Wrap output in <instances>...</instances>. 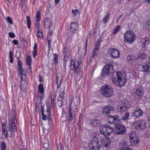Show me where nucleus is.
Returning <instances> with one entry per match:
<instances>
[{
  "label": "nucleus",
  "mask_w": 150,
  "mask_h": 150,
  "mask_svg": "<svg viewBox=\"0 0 150 150\" xmlns=\"http://www.w3.org/2000/svg\"><path fill=\"white\" fill-rule=\"evenodd\" d=\"M120 119V117L119 116L115 115L114 116H110L108 117V121L110 124H116L119 122Z\"/></svg>",
  "instance_id": "ddd939ff"
},
{
  "label": "nucleus",
  "mask_w": 150,
  "mask_h": 150,
  "mask_svg": "<svg viewBox=\"0 0 150 150\" xmlns=\"http://www.w3.org/2000/svg\"><path fill=\"white\" fill-rule=\"evenodd\" d=\"M82 115H80L79 116V121H80V120H81L82 119Z\"/></svg>",
  "instance_id": "0e129e2a"
},
{
  "label": "nucleus",
  "mask_w": 150,
  "mask_h": 150,
  "mask_svg": "<svg viewBox=\"0 0 150 150\" xmlns=\"http://www.w3.org/2000/svg\"><path fill=\"white\" fill-rule=\"evenodd\" d=\"M51 43V42L50 40H49L48 41V47L49 48H50L51 47L50 44Z\"/></svg>",
  "instance_id": "4d7b16f0"
},
{
  "label": "nucleus",
  "mask_w": 150,
  "mask_h": 150,
  "mask_svg": "<svg viewBox=\"0 0 150 150\" xmlns=\"http://www.w3.org/2000/svg\"><path fill=\"white\" fill-rule=\"evenodd\" d=\"M133 127L137 129H144L146 127V123L143 120H139L133 122Z\"/></svg>",
  "instance_id": "1a4fd4ad"
},
{
  "label": "nucleus",
  "mask_w": 150,
  "mask_h": 150,
  "mask_svg": "<svg viewBox=\"0 0 150 150\" xmlns=\"http://www.w3.org/2000/svg\"><path fill=\"white\" fill-rule=\"evenodd\" d=\"M64 98V91L60 93V95L59 96L58 98V101H62L63 99Z\"/></svg>",
  "instance_id": "473e14b6"
},
{
  "label": "nucleus",
  "mask_w": 150,
  "mask_h": 150,
  "mask_svg": "<svg viewBox=\"0 0 150 150\" xmlns=\"http://www.w3.org/2000/svg\"><path fill=\"white\" fill-rule=\"evenodd\" d=\"M2 131V135H4V137H7L8 134L6 131V130H3Z\"/></svg>",
  "instance_id": "49530a36"
},
{
  "label": "nucleus",
  "mask_w": 150,
  "mask_h": 150,
  "mask_svg": "<svg viewBox=\"0 0 150 150\" xmlns=\"http://www.w3.org/2000/svg\"><path fill=\"white\" fill-rule=\"evenodd\" d=\"M6 126L5 125V124H2V131H3V130H6Z\"/></svg>",
  "instance_id": "6e6d98bb"
},
{
  "label": "nucleus",
  "mask_w": 150,
  "mask_h": 150,
  "mask_svg": "<svg viewBox=\"0 0 150 150\" xmlns=\"http://www.w3.org/2000/svg\"><path fill=\"white\" fill-rule=\"evenodd\" d=\"M98 47H96V48H95L93 53L92 54V56L94 58L96 57L97 56V53L98 52Z\"/></svg>",
  "instance_id": "7c9ffc66"
},
{
  "label": "nucleus",
  "mask_w": 150,
  "mask_h": 150,
  "mask_svg": "<svg viewBox=\"0 0 150 150\" xmlns=\"http://www.w3.org/2000/svg\"><path fill=\"white\" fill-rule=\"evenodd\" d=\"M136 38V35L133 31L128 30L124 34V40L125 42L131 44L135 41Z\"/></svg>",
  "instance_id": "39448f33"
},
{
  "label": "nucleus",
  "mask_w": 150,
  "mask_h": 150,
  "mask_svg": "<svg viewBox=\"0 0 150 150\" xmlns=\"http://www.w3.org/2000/svg\"><path fill=\"white\" fill-rule=\"evenodd\" d=\"M63 53L64 55V59H67L70 54V51L69 49L64 47L63 49Z\"/></svg>",
  "instance_id": "4be33fe9"
},
{
  "label": "nucleus",
  "mask_w": 150,
  "mask_h": 150,
  "mask_svg": "<svg viewBox=\"0 0 150 150\" xmlns=\"http://www.w3.org/2000/svg\"><path fill=\"white\" fill-rule=\"evenodd\" d=\"M9 58L10 59V62L12 63L13 62V54L12 52L11 51L9 52Z\"/></svg>",
  "instance_id": "58836bf2"
},
{
  "label": "nucleus",
  "mask_w": 150,
  "mask_h": 150,
  "mask_svg": "<svg viewBox=\"0 0 150 150\" xmlns=\"http://www.w3.org/2000/svg\"><path fill=\"white\" fill-rule=\"evenodd\" d=\"M113 89L110 86L105 85L102 86L100 91L102 94L107 97H110L113 95Z\"/></svg>",
  "instance_id": "423d86ee"
},
{
  "label": "nucleus",
  "mask_w": 150,
  "mask_h": 150,
  "mask_svg": "<svg viewBox=\"0 0 150 150\" xmlns=\"http://www.w3.org/2000/svg\"><path fill=\"white\" fill-rule=\"evenodd\" d=\"M147 23L148 25L150 27V21H147Z\"/></svg>",
  "instance_id": "e2e57ef3"
},
{
  "label": "nucleus",
  "mask_w": 150,
  "mask_h": 150,
  "mask_svg": "<svg viewBox=\"0 0 150 150\" xmlns=\"http://www.w3.org/2000/svg\"><path fill=\"white\" fill-rule=\"evenodd\" d=\"M36 22H39L40 19V11H37L36 13Z\"/></svg>",
  "instance_id": "f704fd0d"
},
{
  "label": "nucleus",
  "mask_w": 150,
  "mask_h": 150,
  "mask_svg": "<svg viewBox=\"0 0 150 150\" xmlns=\"http://www.w3.org/2000/svg\"><path fill=\"white\" fill-rule=\"evenodd\" d=\"M70 27L71 31L74 32L75 31L78 29V25L76 23H74L71 24Z\"/></svg>",
  "instance_id": "393cba45"
},
{
  "label": "nucleus",
  "mask_w": 150,
  "mask_h": 150,
  "mask_svg": "<svg viewBox=\"0 0 150 150\" xmlns=\"http://www.w3.org/2000/svg\"><path fill=\"white\" fill-rule=\"evenodd\" d=\"M129 116V114L128 112H126L121 117H120V120H126L128 119Z\"/></svg>",
  "instance_id": "cd10ccee"
},
{
  "label": "nucleus",
  "mask_w": 150,
  "mask_h": 150,
  "mask_svg": "<svg viewBox=\"0 0 150 150\" xmlns=\"http://www.w3.org/2000/svg\"><path fill=\"white\" fill-rule=\"evenodd\" d=\"M99 42H98V43H96V47H95V48H96V47H98V50H99Z\"/></svg>",
  "instance_id": "680f3d73"
},
{
  "label": "nucleus",
  "mask_w": 150,
  "mask_h": 150,
  "mask_svg": "<svg viewBox=\"0 0 150 150\" xmlns=\"http://www.w3.org/2000/svg\"><path fill=\"white\" fill-rule=\"evenodd\" d=\"M135 136V135L134 134V132H131L129 133V136L130 137V140L131 139H133L135 137H134Z\"/></svg>",
  "instance_id": "c03bdc74"
},
{
  "label": "nucleus",
  "mask_w": 150,
  "mask_h": 150,
  "mask_svg": "<svg viewBox=\"0 0 150 150\" xmlns=\"http://www.w3.org/2000/svg\"><path fill=\"white\" fill-rule=\"evenodd\" d=\"M127 107L125 104V102L124 101H122L120 105V107L118 108V110L120 112H123L127 110Z\"/></svg>",
  "instance_id": "aec40b11"
},
{
  "label": "nucleus",
  "mask_w": 150,
  "mask_h": 150,
  "mask_svg": "<svg viewBox=\"0 0 150 150\" xmlns=\"http://www.w3.org/2000/svg\"><path fill=\"white\" fill-rule=\"evenodd\" d=\"M62 101H58V104L59 105V106H60L62 105Z\"/></svg>",
  "instance_id": "052dcab7"
},
{
  "label": "nucleus",
  "mask_w": 150,
  "mask_h": 150,
  "mask_svg": "<svg viewBox=\"0 0 150 150\" xmlns=\"http://www.w3.org/2000/svg\"><path fill=\"white\" fill-rule=\"evenodd\" d=\"M146 54L145 53H140L138 55V59L142 60L144 59L146 57Z\"/></svg>",
  "instance_id": "c756f323"
},
{
  "label": "nucleus",
  "mask_w": 150,
  "mask_h": 150,
  "mask_svg": "<svg viewBox=\"0 0 150 150\" xmlns=\"http://www.w3.org/2000/svg\"><path fill=\"white\" fill-rule=\"evenodd\" d=\"M112 80L113 83L120 86H123L127 81L125 74L121 72H115L113 73Z\"/></svg>",
  "instance_id": "f257e3e1"
},
{
  "label": "nucleus",
  "mask_w": 150,
  "mask_h": 150,
  "mask_svg": "<svg viewBox=\"0 0 150 150\" xmlns=\"http://www.w3.org/2000/svg\"><path fill=\"white\" fill-rule=\"evenodd\" d=\"M59 0H54L55 3L56 4L58 3L59 2Z\"/></svg>",
  "instance_id": "69168bd1"
},
{
  "label": "nucleus",
  "mask_w": 150,
  "mask_h": 150,
  "mask_svg": "<svg viewBox=\"0 0 150 150\" xmlns=\"http://www.w3.org/2000/svg\"><path fill=\"white\" fill-rule=\"evenodd\" d=\"M143 112L140 108H137L134 109V111L132 112L135 117L139 118L143 116Z\"/></svg>",
  "instance_id": "a211bd4d"
},
{
  "label": "nucleus",
  "mask_w": 150,
  "mask_h": 150,
  "mask_svg": "<svg viewBox=\"0 0 150 150\" xmlns=\"http://www.w3.org/2000/svg\"><path fill=\"white\" fill-rule=\"evenodd\" d=\"M16 116V112L15 111H13L10 119V121L9 123V126L8 127V129L10 131H12L13 132H15L16 131V124L17 121Z\"/></svg>",
  "instance_id": "20e7f679"
},
{
  "label": "nucleus",
  "mask_w": 150,
  "mask_h": 150,
  "mask_svg": "<svg viewBox=\"0 0 150 150\" xmlns=\"http://www.w3.org/2000/svg\"><path fill=\"white\" fill-rule=\"evenodd\" d=\"M144 89L141 86H139L136 90L135 94L137 96L140 97L144 94Z\"/></svg>",
  "instance_id": "412c9836"
},
{
  "label": "nucleus",
  "mask_w": 150,
  "mask_h": 150,
  "mask_svg": "<svg viewBox=\"0 0 150 150\" xmlns=\"http://www.w3.org/2000/svg\"><path fill=\"white\" fill-rule=\"evenodd\" d=\"M126 129L124 125L119 124L116 126V129L114 130L115 134H122L125 133Z\"/></svg>",
  "instance_id": "9b49d317"
},
{
  "label": "nucleus",
  "mask_w": 150,
  "mask_h": 150,
  "mask_svg": "<svg viewBox=\"0 0 150 150\" xmlns=\"http://www.w3.org/2000/svg\"><path fill=\"white\" fill-rule=\"evenodd\" d=\"M13 42L15 45H17L18 44V40L16 39H14L13 41Z\"/></svg>",
  "instance_id": "864d4df0"
},
{
  "label": "nucleus",
  "mask_w": 150,
  "mask_h": 150,
  "mask_svg": "<svg viewBox=\"0 0 150 150\" xmlns=\"http://www.w3.org/2000/svg\"><path fill=\"white\" fill-rule=\"evenodd\" d=\"M122 146H127L128 145L127 142H126L125 141H123L121 142L120 144Z\"/></svg>",
  "instance_id": "de8ad7c7"
},
{
  "label": "nucleus",
  "mask_w": 150,
  "mask_h": 150,
  "mask_svg": "<svg viewBox=\"0 0 150 150\" xmlns=\"http://www.w3.org/2000/svg\"><path fill=\"white\" fill-rule=\"evenodd\" d=\"M1 150H6V143L4 142H3L1 144Z\"/></svg>",
  "instance_id": "a19ab883"
},
{
  "label": "nucleus",
  "mask_w": 150,
  "mask_h": 150,
  "mask_svg": "<svg viewBox=\"0 0 150 150\" xmlns=\"http://www.w3.org/2000/svg\"><path fill=\"white\" fill-rule=\"evenodd\" d=\"M37 44L36 43L34 44V46L33 48V56L34 58H35L37 54Z\"/></svg>",
  "instance_id": "c85d7f7f"
},
{
  "label": "nucleus",
  "mask_w": 150,
  "mask_h": 150,
  "mask_svg": "<svg viewBox=\"0 0 150 150\" xmlns=\"http://www.w3.org/2000/svg\"><path fill=\"white\" fill-rule=\"evenodd\" d=\"M101 143L103 146L108 147L110 145V141L107 137L104 136V138H101Z\"/></svg>",
  "instance_id": "f3484780"
},
{
  "label": "nucleus",
  "mask_w": 150,
  "mask_h": 150,
  "mask_svg": "<svg viewBox=\"0 0 150 150\" xmlns=\"http://www.w3.org/2000/svg\"><path fill=\"white\" fill-rule=\"evenodd\" d=\"M141 45L143 47H145L149 44V41L147 38H143L141 39Z\"/></svg>",
  "instance_id": "5701e85b"
},
{
  "label": "nucleus",
  "mask_w": 150,
  "mask_h": 150,
  "mask_svg": "<svg viewBox=\"0 0 150 150\" xmlns=\"http://www.w3.org/2000/svg\"><path fill=\"white\" fill-rule=\"evenodd\" d=\"M35 26L37 30H40V24L38 22H35Z\"/></svg>",
  "instance_id": "09e8293b"
},
{
  "label": "nucleus",
  "mask_w": 150,
  "mask_h": 150,
  "mask_svg": "<svg viewBox=\"0 0 150 150\" xmlns=\"http://www.w3.org/2000/svg\"><path fill=\"white\" fill-rule=\"evenodd\" d=\"M89 146L91 150H99L100 146L98 138L96 137H93L90 143Z\"/></svg>",
  "instance_id": "0eeeda50"
},
{
  "label": "nucleus",
  "mask_w": 150,
  "mask_h": 150,
  "mask_svg": "<svg viewBox=\"0 0 150 150\" xmlns=\"http://www.w3.org/2000/svg\"><path fill=\"white\" fill-rule=\"evenodd\" d=\"M17 65L18 67V76L21 78L20 82V88L22 89H24L27 87V83L25 81H22L26 77L25 74H23V69L22 67V64L19 57H18Z\"/></svg>",
  "instance_id": "f03ea898"
},
{
  "label": "nucleus",
  "mask_w": 150,
  "mask_h": 150,
  "mask_svg": "<svg viewBox=\"0 0 150 150\" xmlns=\"http://www.w3.org/2000/svg\"><path fill=\"white\" fill-rule=\"evenodd\" d=\"M8 35L11 38H13L15 37V35L13 33L11 32H10L9 33Z\"/></svg>",
  "instance_id": "3c124183"
},
{
  "label": "nucleus",
  "mask_w": 150,
  "mask_h": 150,
  "mask_svg": "<svg viewBox=\"0 0 150 150\" xmlns=\"http://www.w3.org/2000/svg\"><path fill=\"white\" fill-rule=\"evenodd\" d=\"M37 35L38 38H42L43 36L42 33L40 31V30H37Z\"/></svg>",
  "instance_id": "4c0bfd02"
},
{
  "label": "nucleus",
  "mask_w": 150,
  "mask_h": 150,
  "mask_svg": "<svg viewBox=\"0 0 150 150\" xmlns=\"http://www.w3.org/2000/svg\"><path fill=\"white\" fill-rule=\"evenodd\" d=\"M7 20L8 21V23L11 25L13 24L12 20L11 18L9 16H8L7 18Z\"/></svg>",
  "instance_id": "a18cd8bd"
},
{
  "label": "nucleus",
  "mask_w": 150,
  "mask_h": 150,
  "mask_svg": "<svg viewBox=\"0 0 150 150\" xmlns=\"http://www.w3.org/2000/svg\"><path fill=\"white\" fill-rule=\"evenodd\" d=\"M130 142L132 146H136L138 145V140L137 139L136 137H135L130 140Z\"/></svg>",
  "instance_id": "bb28decb"
},
{
  "label": "nucleus",
  "mask_w": 150,
  "mask_h": 150,
  "mask_svg": "<svg viewBox=\"0 0 150 150\" xmlns=\"http://www.w3.org/2000/svg\"><path fill=\"white\" fill-rule=\"evenodd\" d=\"M38 90L41 93H43L44 91L43 86L42 83H40L39 85Z\"/></svg>",
  "instance_id": "72a5a7b5"
},
{
  "label": "nucleus",
  "mask_w": 150,
  "mask_h": 150,
  "mask_svg": "<svg viewBox=\"0 0 150 150\" xmlns=\"http://www.w3.org/2000/svg\"><path fill=\"white\" fill-rule=\"evenodd\" d=\"M121 29V27L119 25H117L116 27L114 29L113 33L114 34H116L117 33L119 32Z\"/></svg>",
  "instance_id": "e433bc0d"
},
{
  "label": "nucleus",
  "mask_w": 150,
  "mask_h": 150,
  "mask_svg": "<svg viewBox=\"0 0 150 150\" xmlns=\"http://www.w3.org/2000/svg\"><path fill=\"white\" fill-rule=\"evenodd\" d=\"M121 150H132V149L129 147H123L121 148Z\"/></svg>",
  "instance_id": "8fccbe9b"
},
{
  "label": "nucleus",
  "mask_w": 150,
  "mask_h": 150,
  "mask_svg": "<svg viewBox=\"0 0 150 150\" xmlns=\"http://www.w3.org/2000/svg\"><path fill=\"white\" fill-rule=\"evenodd\" d=\"M67 59H64V64L63 65V67H64V68L65 69L66 68V62H67Z\"/></svg>",
  "instance_id": "5fc2aeb1"
},
{
  "label": "nucleus",
  "mask_w": 150,
  "mask_h": 150,
  "mask_svg": "<svg viewBox=\"0 0 150 150\" xmlns=\"http://www.w3.org/2000/svg\"><path fill=\"white\" fill-rule=\"evenodd\" d=\"M44 107L43 106H41V111L42 113H44Z\"/></svg>",
  "instance_id": "bf43d9fd"
},
{
  "label": "nucleus",
  "mask_w": 150,
  "mask_h": 150,
  "mask_svg": "<svg viewBox=\"0 0 150 150\" xmlns=\"http://www.w3.org/2000/svg\"><path fill=\"white\" fill-rule=\"evenodd\" d=\"M114 107L110 105L104 107L102 110V113L104 115L107 116L113 112Z\"/></svg>",
  "instance_id": "9d476101"
},
{
  "label": "nucleus",
  "mask_w": 150,
  "mask_h": 150,
  "mask_svg": "<svg viewBox=\"0 0 150 150\" xmlns=\"http://www.w3.org/2000/svg\"><path fill=\"white\" fill-rule=\"evenodd\" d=\"M72 101H71L69 104V108L68 110V114L69 120L68 122L71 123L73 119V114L74 111L72 110L71 107Z\"/></svg>",
  "instance_id": "dca6fc26"
},
{
  "label": "nucleus",
  "mask_w": 150,
  "mask_h": 150,
  "mask_svg": "<svg viewBox=\"0 0 150 150\" xmlns=\"http://www.w3.org/2000/svg\"><path fill=\"white\" fill-rule=\"evenodd\" d=\"M145 2L147 3H148L150 4V0H146Z\"/></svg>",
  "instance_id": "774afa93"
},
{
  "label": "nucleus",
  "mask_w": 150,
  "mask_h": 150,
  "mask_svg": "<svg viewBox=\"0 0 150 150\" xmlns=\"http://www.w3.org/2000/svg\"><path fill=\"white\" fill-rule=\"evenodd\" d=\"M113 66L110 64L106 65L103 67L102 70V74L103 76H107L109 75L110 69H112Z\"/></svg>",
  "instance_id": "f8f14e48"
},
{
  "label": "nucleus",
  "mask_w": 150,
  "mask_h": 150,
  "mask_svg": "<svg viewBox=\"0 0 150 150\" xmlns=\"http://www.w3.org/2000/svg\"><path fill=\"white\" fill-rule=\"evenodd\" d=\"M28 71H30V72H31V67H28Z\"/></svg>",
  "instance_id": "338daca9"
},
{
  "label": "nucleus",
  "mask_w": 150,
  "mask_h": 150,
  "mask_svg": "<svg viewBox=\"0 0 150 150\" xmlns=\"http://www.w3.org/2000/svg\"><path fill=\"white\" fill-rule=\"evenodd\" d=\"M80 63L78 61H73L71 60L70 64V67L72 70L74 69V75L77 79H80L82 77V72L80 68L79 67Z\"/></svg>",
  "instance_id": "7ed1b4c3"
},
{
  "label": "nucleus",
  "mask_w": 150,
  "mask_h": 150,
  "mask_svg": "<svg viewBox=\"0 0 150 150\" xmlns=\"http://www.w3.org/2000/svg\"><path fill=\"white\" fill-rule=\"evenodd\" d=\"M42 120H45L47 119V116L45 115L44 113H42Z\"/></svg>",
  "instance_id": "603ef678"
},
{
  "label": "nucleus",
  "mask_w": 150,
  "mask_h": 150,
  "mask_svg": "<svg viewBox=\"0 0 150 150\" xmlns=\"http://www.w3.org/2000/svg\"><path fill=\"white\" fill-rule=\"evenodd\" d=\"M44 27L45 29H49L52 26V23L49 18H45L43 19Z\"/></svg>",
  "instance_id": "6ab92c4d"
},
{
  "label": "nucleus",
  "mask_w": 150,
  "mask_h": 150,
  "mask_svg": "<svg viewBox=\"0 0 150 150\" xmlns=\"http://www.w3.org/2000/svg\"><path fill=\"white\" fill-rule=\"evenodd\" d=\"M57 149L58 150H62L60 145H59L57 146Z\"/></svg>",
  "instance_id": "13d9d810"
},
{
  "label": "nucleus",
  "mask_w": 150,
  "mask_h": 150,
  "mask_svg": "<svg viewBox=\"0 0 150 150\" xmlns=\"http://www.w3.org/2000/svg\"><path fill=\"white\" fill-rule=\"evenodd\" d=\"M26 62L28 65L30 66L31 65V60L30 56H28L27 57Z\"/></svg>",
  "instance_id": "ea45409f"
},
{
  "label": "nucleus",
  "mask_w": 150,
  "mask_h": 150,
  "mask_svg": "<svg viewBox=\"0 0 150 150\" xmlns=\"http://www.w3.org/2000/svg\"><path fill=\"white\" fill-rule=\"evenodd\" d=\"M72 13L73 15L74 16H76L79 13V11L78 9L72 10Z\"/></svg>",
  "instance_id": "79ce46f5"
},
{
  "label": "nucleus",
  "mask_w": 150,
  "mask_h": 150,
  "mask_svg": "<svg viewBox=\"0 0 150 150\" xmlns=\"http://www.w3.org/2000/svg\"><path fill=\"white\" fill-rule=\"evenodd\" d=\"M108 51L110 55L114 58L119 57L120 53L118 50L114 48H110Z\"/></svg>",
  "instance_id": "4468645a"
},
{
  "label": "nucleus",
  "mask_w": 150,
  "mask_h": 150,
  "mask_svg": "<svg viewBox=\"0 0 150 150\" xmlns=\"http://www.w3.org/2000/svg\"><path fill=\"white\" fill-rule=\"evenodd\" d=\"M26 20L28 27L29 29H30V28L31 21L29 16H27L26 17Z\"/></svg>",
  "instance_id": "c9c22d12"
},
{
  "label": "nucleus",
  "mask_w": 150,
  "mask_h": 150,
  "mask_svg": "<svg viewBox=\"0 0 150 150\" xmlns=\"http://www.w3.org/2000/svg\"><path fill=\"white\" fill-rule=\"evenodd\" d=\"M135 58L133 55L130 54L127 57V59L129 63L133 64L134 62Z\"/></svg>",
  "instance_id": "a878e982"
},
{
  "label": "nucleus",
  "mask_w": 150,
  "mask_h": 150,
  "mask_svg": "<svg viewBox=\"0 0 150 150\" xmlns=\"http://www.w3.org/2000/svg\"><path fill=\"white\" fill-rule=\"evenodd\" d=\"M54 57V62L55 63H58L57 58L58 57V54H53Z\"/></svg>",
  "instance_id": "37998d69"
},
{
  "label": "nucleus",
  "mask_w": 150,
  "mask_h": 150,
  "mask_svg": "<svg viewBox=\"0 0 150 150\" xmlns=\"http://www.w3.org/2000/svg\"><path fill=\"white\" fill-rule=\"evenodd\" d=\"M142 71L146 72L150 71V61H147L143 63L141 65Z\"/></svg>",
  "instance_id": "2eb2a0df"
},
{
  "label": "nucleus",
  "mask_w": 150,
  "mask_h": 150,
  "mask_svg": "<svg viewBox=\"0 0 150 150\" xmlns=\"http://www.w3.org/2000/svg\"><path fill=\"white\" fill-rule=\"evenodd\" d=\"M101 133L105 135H109L112 131V129L109 125H107L101 126L100 128Z\"/></svg>",
  "instance_id": "6e6552de"
},
{
  "label": "nucleus",
  "mask_w": 150,
  "mask_h": 150,
  "mask_svg": "<svg viewBox=\"0 0 150 150\" xmlns=\"http://www.w3.org/2000/svg\"><path fill=\"white\" fill-rule=\"evenodd\" d=\"M90 124L93 127H95L100 124V121L98 119H93L91 120Z\"/></svg>",
  "instance_id": "b1692460"
},
{
  "label": "nucleus",
  "mask_w": 150,
  "mask_h": 150,
  "mask_svg": "<svg viewBox=\"0 0 150 150\" xmlns=\"http://www.w3.org/2000/svg\"><path fill=\"white\" fill-rule=\"evenodd\" d=\"M110 18V14L109 13L108 15H106V16H105L103 19V23L104 24H105L108 22L109 21V18Z\"/></svg>",
  "instance_id": "2f4dec72"
}]
</instances>
